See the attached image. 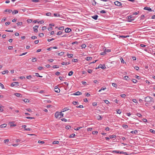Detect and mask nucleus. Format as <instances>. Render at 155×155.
Segmentation results:
<instances>
[{
  "instance_id": "obj_1",
  "label": "nucleus",
  "mask_w": 155,
  "mask_h": 155,
  "mask_svg": "<svg viewBox=\"0 0 155 155\" xmlns=\"http://www.w3.org/2000/svg\"><path fill=\"white\" fill-rule=\"evenodd\" d=\"M145 101L146 102L151 103L153 102V98L147 96L145 97Z\"/></svg>"
},
{
  "instance_id": "obj_2",
  "label": "nucleus",
  "mask_w": 155,
  "mask_h": 155,
  "mask_svg": "<svg viewBox=\"0 0 155 155\" xmlns=\"http://www.w3.org/2000/svg\"><path fill=\"white\" fill-rule=\"evenodd\" d=\"M55 116L56 118H60L61 116L60 112H56L55 114Z\"/></svg>"
},
{
  "instance_id": "obj_3",
  "label": "nucleus",
  "mask_w": 155,
  "mask_h": 155,
  "mask_svg": "<svg viewBox=\"0 0 155 155\" xmlns=\"http://www.w3.org/2000/svg\"><path fill=\"white\" fill-rule=\"evenodd\" d=\"M19 83L18 82H14L11 84V86L12 87H13L14 86H19Z\"/></svg>"
},
{
  "instance_id": "obj_4",
  "label": "nucleus",
  "mask_w": 155,
  "mask_h": 155,
  "mask_svg": "<svg viewBox=\"0 0 155 155\" xmlns=\"http://www.w3.org/2000/svg\"><path fill=\"white\" fill-rule=\"evenodd\" d=\"M39 26L38 25H35L33 27V29H34V31L35 32H38V28Z\"/></svg>"
},
{
  "instance_id": "obj_5",
  "label": "nucleus",
  "mask_w": 155,
  "mask_h": 155,
  "mask_svg": "<svg viewBox=\"0 0 155 155\" xmlns=\"http://www.w3.org/2000/svg\"><path fill=\"white\" fill-rule=\"evenodd\" d=\"M81 94L82 93L81 92L79 91H77L73 94H72L74 95H81Z\"/></svg>"
},
{
  "instance_id": "obj_6",
  "label": "nucleus",
  "mask_w": 155,
  "mask_h": 155,
  "mask_svg": "<svg viewBox=\"0 0 155 155\" xmlns=\"http://www.w3.org/2000/svg\"><path fill=\"white\" fill-rule=\"evenodd\" d=\"M132 18V16L130 15V16H128V22H131L132 21H134V19H131Z\"/></svg>"
},
{
  "instance_id": "obj_7",
  "label": "nucleus",
  "mask_w": 155,
  "mask_h": 155,
  "mask_svg": "<svg viewBox=\"0 0 155 155\" xmlns=\"http://www.w3.org/2000/svg\"><path fill=\"white\" fill-rule=\"evenodd\" d=\"M138 133V131L137 130H132L130 132V133L132 134H137Z\"/></svg>"
},
{
  "instance_id": "obj_8",
  "label": "nucleus",
  "mask_w": 155,
  "mask_h": 155,
  "mask_svg": "<svg viewBox=\"0 0 155 155\" xmlns=\"http://www.w3.org/2000/svg\"><path fill=\"white\" fill-rule=\"evenodd\" d=\"M71 31V29L69 28H67L65 29V32L66 33H69Z\"/></svg>"
},
{
  "instance_id": "obj_9",
  "label": "nucleus",
  "mask_w": 155,
  "mask_h": 155,
  "mask_svg": "<svg viewBox=\"0 0 155 155\" xmlns=\"http://www.w3.org/2000/svg\"><path fill=\"white\" fill-rule=\"evenodd\" d=\"M123 154L124 155H127V154L126 152H124L123 151H117V154Z\"/></svg>"
},
{
  "instance_id": "obj_10",
  "label": "nucleus",
  "mask_w": 155,
  "mask_h": 155,
  "mask_svg": "<svg viewBox=\"0 0 155 155\" xmlns=\"http://www.w3.org/2000/svg\"><path fill=\"white\" fill-rule=\"evenodd\" d=\"M70 64V63L69 62H63L61 63V64L63 65H68Z\"/></svg>"
},
{
  "instance_id": "obj_11",
  "label": "nucleus",
  "mask_w": 155,
  "mask_h": 155,
  "mask_svg": "<svg viewBox=\"0 0 155 155\" xmlns=\"http://www.w3.org/2000/svg\"><path fill=\"white\" fill-rule=\"evenodd\" d=\"M117 36H119V38H125L127 37H129L128 35H117Z\"/></svg>"
},
{
  "instance_id": "obj_12",
  "label": "nucleus",
  "mask_w": 155,
  "mask_h": 155,
  "mask_svg": "<svg viewBox=\"0 0 155 155\" xmlns=\"http://www.w3.org/2000/svg\"><path fill=\"white\" fill-rule=\"evenodd\" d=\"M9 124L11 127H15L16 125V124H14V122H10Z\"/></svg>"
},
{
  "instance_id": "obj_13",
  "label": "nucleus",
  "mask_w": 155,
  "mask_h": 155,
  "mask_svg": "<svg viewBox=\"0 0 155 155\" xmlns=\"http://www.w3.org/2000/svg\"><path fill=\"white\" fill-rule=\"evenodd\" d=\"M143 9L144 10H148V11H152V10L151 9V8H150L149 7H144Z\"/></svg>"
},
{
  "instance_id": "obj_14",
  "label": "nucleus",
  "mask_w": 155,
  "mask_h": 155,
  "mask_svg": "<svg viewBox=\"0 0 155 155\" xmlns=\"http://www.w3.org/2000/svg\"><path fill=\"white\" fill-rule=\"evenodd\" d=\"M54 91L55 92L57 93H59L60 92V89L58 87H55L54 88Z\"/></svg>"
},
{
  "instance_id": "obj_15",
  "label": "nucleus",
  "mask_w": 155,
  "mask_h": 155,
  "mask_svg": "<svg viewBox=\"0 0 155 155\" xmlns=\"http://www.w3.org/2000/svg\"><path fill=\"white\" fill-rule=\"evenodd\" d=\"M124 80L127 81H129L130 80V78L127 76H125L124 77Z\"/></svg>"
},
{
  "instance_id": "obj_16",
  "label": "nucleus",
  "mask_w": 155,
  "mask_h": 155,
  "mask_svg": "<svg viewBox=\"0 0 155 155\" xmlns=\"http://www.w3.org/2000/svg\"><path fill=\"white\" fill-rule=\"evenodd\" d=\"M98 16L97 15H95L92 16V18L95 20H97V19Z\"/></svg>"
},
{
  "instance_id": "obj_17",
  "label": "nucleus",
  "mask_w": 155,
  "mask_h": 155,
  "mask_svg": "<svg viewBox=\"0 0 155 155\" xmlns=\"http://www.w3.org/2000/svg\"><path fill=\"white\" fill-rule=\"evenodd\" d=\"M15 95L17 97H21V95L18 93H16L15 94Z\"/></svg>"
},
{
  "instance_id": "obj_18",
  "label": "nucleus",
  "mask_w": 155,
  "mask_h": 155,
  "mask_svg": "<svg viewBox=\"0 0 155 155\" xmlns=\"http://www.w3.org/2000/svg\"><path fill=\"white\" fill-rule=\"evenodd\" d=\"M96 118H97V119L99 120H100L102 119L100 115H98L97 116Z\"/></svg>"
},
{
  "instance_id": "obj_19",
  "label": "nucleus",
  "mask_w": 155,
  "mask_h": 155,
  "mask_svg": "<svg viewBox=\"0 0 155 155\" xmlns=\"http://www.w3.org/2000/svg\"><path fill=\"white\" fill-rule=\"evenodd\" d=\"M119 59L121 61V62L122 63L124 64L125 63V62H124V60L121 57H120Z\"/></svg>"
},
{
  "instance_id": "obj_20",
  "label": "nucleus",
  "mask_w": 155,
  "mask_h": 155,
  "mask_svg": "<svg viewBox=\"0 0 155 155\" xmlns=\"http://www.w3.org/2000/svg\"><path fill=\"white\" fill-rule=\"evenodd\" d=\"M122 5V3L120 2L117 1V6H120Z\"/></svg>"
},
{
  "instance_id": "obj_21",
  "label": "nucleus",
  "mask_w": 155,
  "mask_h": 155,
  "mask_svg": "<svg viewBox=\"0 0 155 155\" xmlns=\"http://www.w3.org/2000/svg\"><path fill=\"white\" fill-rule=\"evenodd\" d=\"M105 68V67L104 65H103L102 64H100L98 66V68H101V69H104Z\"/></svg>"
},
{
  "instance_id": "obj_22",
  "label": "nucleus",
  "mask_w": 155,
  "mask_h": 155,
  "mask_svg": "<svg viewBox=\"0 0 155 155\" xmlns=\"http://www.w3.org/2000/svg\"><path fill=\"white\" fill-rule=\"evenodd\" d=\"M8 70H6L3 71L2 72V74H5L6 73H8Z\"/></svg>"
},
{
  "instance_id": "obj_23",
  "label": "nucleus",
  "mask_w": 155,
  "mask_h": 155,
  "mask_svg": "<svg viewBox=\"0 0 155 155\" xmlns=\"http://www.w3.org/2000/svg\"><path fill=\"white\" fill-rule=\"evenodd\" d=\"M7 126V124H3L1 125L0 126L1 128H3Z\"/></svg>"
},
{
  "instance_id": "obj_24",
  "label": "nucleus",
  "mask_w": 155,
  "mask_h": 155,
  "mask_svg": "<svg viewBox=\"0 0 155 155\" xmlns=\"http://www.w3.org/2000/svg\"><path fill=\"white\" fill-rule=\"evenodd\" d=\"M106 87H102L101 89L99 90L98 92H100L102 90H104L105 89H106Z\"/></svg>"
},
{
  "instance_id": "obj_25",
  "label": "nucleus",
  "mask_w": 155,
  "mask_h": 155,
  "mask_svg": "<svg viewBox=\"0 0 155 155\" xmlns=\"http://www.w3.org/2000/svg\"><path fill=\"white\" fill-rule=\"evenodd\" d=\"M18 11L17 10H15L13 11L12 12V13L13 14H15L18 13Z\"/></svg>"
},
{
  "instance_id": "obj_26",
  "label": "nucleus",
  "mask_w": 155,
  "mask_h": 155,
  "mask_svg": "<svg viewBox=\"0 0 155 155\" xmlns=\"http://www.w3.org/2000/svg\"><path fill=\"white\" fill-rule=\"evenodd\" d=\"M73 74V72L72 71H70L68 74V75L69 76H71Z\"/></svg>"
},
{
  "instance_id": "obj_27",
  "label": "nucleus",
  "mask_w": 155,
  "mask_h": 155,
  "mask_svg": "<svg viewBox=\"0 0 155 155\" xmlns=\"http://www.w3.org/2000/svg\"><path fill=\"white\" fill-rule=\"evenodd\" d=\"M23 100V101L25 103L29 102V100L27 99H24Z\"/></svg>"
},
{
  "instance_id": "obj_28",
  "label": "nucleus",
  "mask_w": 155,
  "mask_h": 155,
  "mask_svg": "<svg viewBox=\"0 0 155 155\" xmlns=\"http://www.w3.org/2000/svg\"><path fill=\"white\" fill-rule=\"evenodd\" d=\"M54 16H55V17H60V14H58L55 13L54 14Z\"/></svg>"
},
{
  "instance_id": "obj_29",
  "label": "nucleus",
  "mask_w": 155,
  "mask_h": 155,
  "mask_svg": "<svg viewBox=\"0 0 155 155\" xmlns=\"http://www.w3.org/2000/svg\"><path fill=\"white\" fill-rule=\"evenodd\" d=\"M67 55L69 58H72L73 56V55L72 54H68Z\"/></svg>"
},
{
  "instance_id": "obj_30",
  "label": "nucleus",
  "mask_w": 155,
  "mask_h": 155,
  "mask_svg": "<svg viewBox=\"0 0 155 155\" xmlns=\"http://www.w3.org/2000/svg\"><path fill=\"white\" fill-rule=\"evenodd\" d=\"M126 96V94H124L120 95V96L122 98H125Z\"/></svg>"
},
{
  "instance_id": "obj_31",
  "label": "nucleus",
  "mask_w": 155,
  "mask_h": 155,
  "mask_svg": "<svg viewBox=\"0 0 155 155\" xmlns=\"http://www.w3.org/2000/svg\"><path fill=\"white\" fill-rule=\"evenodd\" d=\"M4 12H8L9 13H10L12 12V10L10 9H9V10L6 9L4 11Z\"/></svg>"
},
{
  "instance_id": "obj_32",
  "label": "nucleus",
  "mask_w": 155,
  "mask_h": 155,
  "mask_svg": "<svg viewBox=\"0 0 155 155\" xmlns=\"http://www.w3.org/2000/svg\"><path fill=\"white\" fill-rule=\"evenodd\" d=\"M122 127L125 129L127 128L128 127V126L126 124H123L122 125Z\"/></svg>"
},
{
  "instance_id": "obj_33",
  "label": "nucleus",
  "mask_w": 155,
  "mask_h": 155,
  "mask_svg": "<svg viewBox=\"0 0 155 155\" xmlns=\"http://www.w3.org/2000/svg\"><path fill=\"white\" fill-rule=\"evenodd\" d=\"M75 136V134H72L69 136V137L71 138H73Z\"/></svg>"
},
{
  "instance_id": "obj_34",
  "label": "nucleus",
  "mask_w": 155,
  "mask_h": 155,
  "mask_svg": "<svg viewBox=\"0 0 155 155\" xmlns=\"http://www.w3.org/2000/svg\"><path fill=\"white\" fill-rule=\"evenodd\" d=\"M17 25L18 26H20L22 25V22H18L17 23Z\"/></svg>"
},
{
  "instance_id": "obj_35",
  "label": "nucleus",
  "mask_w": 155,
  "mask_h": 155,
  "mask_svg": "<svg viewBox=\"0 0 155 155\" xmlns=\"http://www.w3.org/2000/svg\"><path fill=\"white\" fill-rule=\"evenodd\" d=\"M39 36L41 37H42L44 36V34L43 33H41L39 34Z\"/></svg>"
},
{
  "instance_id": "obj_36",
  "label": "nucleus",
  "mask_w": 155,
  "mask_h": 155,
  "mask_svg": "<svg viewBox=\"0 0 155 155\" xmlns=\"http://www.w3.org/2000/svg\"><path fill=\"white\" fill-rule=\"evenodd\" d=\"M51 14L50 12H48L46 13V15L47 16H51Z\"/></svg>"
},
{
  "instance_id": "obj_37",
  "label": "nucleus",
  "mask_w": 155,
  "mask_h": 155,
  "mask_svg": "<svg viewBox=\"0 0 155 155\" xmlns=\"http://www.w3.org/2000/svg\"><path fill=\"white\" fill-rule=\"evenodd\" d=\"M58 29L59 30H64V27L63 26L59 28Z\"/></svg>"
},
{
  "instance_id": "obj_38",
  "label": "nucleus",
  "mask_w": 155,
  "mask_h": 155,
  "mask_svg": "<svg viewBox=\"0 0 155 155\" xmlns=\"http://www.w3.org/2000/svg\"><path fill=\"white\" fill-rule=\"evenodd\" d=\"M86 59L87 61H89V60H91L92 59V58L91 57H87V58H86Z\"/></svg>"
},
{
  "instance_id": "obj_39",
  "label": "nucleus",
  "mask_w": 155,
  "mask_h": 155,
  "mask_svg": "<svg viewBox=\"0 0 155 155\" xmlns=\"http://www.w3.org/2000/svg\"><path fill=\"white\" fill-rule=\"evenodd\" d=\"M100 12L101 13H104V14H105V13H106V12L105 11V10H101L100 11Z\"/></svg>"
},
{
  "instance_id": "obj_40",
  "label": "nucleus",
  "mask_w": 155,
  "mask_h": 155,
  "mask_svg": "<svg viewBox=\"0 0 155 155\" xmlns=\"http://www.w3.org/2000/svg\"><path fill=\"white\" fill-rule=\"evenodd\" d=\"M35 74L36 76L37 77H42V76H41L40 75H39V74L38 73H35Z\"/></svg>"
},
{
  "instance_id": "obj_41",
  "label": "nucleus",
  "mask_w": 155,
  "mask_h": 155,
  "mask_svg": "<svg viewBox=\"0 0 155 155\" xmlns=\"http://www.w3.org/2000/svg\"><path fill=\"white\" fill-rule=\"evenodd\" d=\"M6 19V18H4L3 19H2L1 20L2 22H4Z\"/></svg>"
},
{
  "instance_id": "obj_42",
  "label": "nucleus",
  "mask_w": 155,
  "mask_h": 155,
  "mask_svg": "<svg viewBox=\"0 0 155 155\" xmlns=\"http://www.w3.org/2000/svg\"><path fill=\"white\" fill-rule=\"evenodd\" d=\"M87 72L91 74L92 72V70L91 69H88L87 70Z\"/></svg>"
},
{
  "instance_id": "obj_43",
  "label": "nucleus",
  "mask_w": 155,
  "mask_h": 155,
  "mask_svg": "<svg viewBox=\"0 0 155 155\" xmlns=\"http://www.w3.org/2000/svg\"><path fill=\"white\" fill-rule=\"evenodd\" d=\"M86 47V45L85 44H83L81 45L82 48H84Z\"/></svg>"
},
{
  "instance_id": "obj_44",
  "label": "nucleus",
  "mask_w": 155,
  "mask_h": 155,
  "mask_svg": "<svg viewBox=\"0 0 155 155\" xmlns=\"http://www.w3.org/2000/svg\"><path fill=\"white\" fill-rule=\"evenodd\" d=\"M58 143H59V141H54L53 142V144H58Z\"/></svg>"
},
{
  "instance_id": "obj_45",
  "label": "nucleus",
  "mask_w": 155,
  "mask_h": 155,
  "mask_svg": "<svg viewBox=\"0 0 155 155\" xmlns=\"http://www.w3.org/2000/svg\"><path fill=\"white\" fill-rule=\"evenodd\" d=\"M104 51L106 53L107 52H108L110 51V50L109 49H105Z\"/></svg>"
},
{
  "instance_id": "obj_46",
  "label": "nucleus",
  "mask_w": 155,
  "mask_h": 155,
  "mask_svg": "<svg viewBox=\"0 0 155 155\" xmlns=\"http://www.w3.org/2000/svg\"><path fill=\"white\" fill-rule=\"evenodd\" d=\"M52 67L54 68H59V67L56 65L53 66Z\"/></svg>"
},
{
  "instance_id": "obj_47",
  "label": "nucleus",
  "mask_w": 155,
  "mask_h": 155,
  "mask_svg": "<svg viewBox=\"0 0 155 155\" xmlns=\"http://www.w3.org/2000/svg\"><path fill=\"white\" fill-rule=\"evenodd\" d=\"M132 81L133 82V83H136L137 82V81L136 79H133L132 80Z\"/></svg>"
},
{
  "instance_id": "obj_48",
  "label": "nucleus",
  "mask_w": 155,
  "mask_h": 155,
  "mask_svg": "<svg viewBox=\"0 0 155 155\" xmlns=\"http://www.w3.org/2000/svg\"><path fill=\"white\" fill-rule=\"evenodd\" d=\"M62 34V32L61 31H58L57 32V35H60Z\"/></svg>"
},
{
  "instance_id": "obj_49",
  "label": "nucleus",
  "mask_w": 155,
  "mask_h": 155,
  "mask_svg": "<svg viewBox=\"0 0 155 155\" xmlns=\"http://www.w3.org/2000/svg\"><path fill=\"white\" fill-rule=\"evenodd\" d=\"M0 86L3 89L4 88V85L1 83H0Z\"/></svg>"
},
{
  "instance_id": "obj_50",
  "label": "nucleus",
  "mask_w": 155,
  "mask_h": 155,
  "mask_svg": "<svg viewBox=\"0 0 155 155\" xmlns=\"http://www.w3.org/2000/svg\"><path fill=\"white\" fill-rule=\"evenodd\" d=\"M31 1L34 2H39V0H32Z\"/></svg>"
},
{
  "instance_id": "obj_51",
  "label": "nucleus",
  "mask_w": 155,
  "mask_h": 155,
  "mask_svg": "<svg viewBox=\"0 0 155 155\" xmlns=\"http://www.w3.org/2000/svg\"><path fill=\"white\" fill-rule=\"evenodd\" d=\"M31 38L32 39L34 40L37 38V37L36 36H33L31 37Z\"/></svg>"
},
{
  "instance_id": "obj_52",
  "label": "nucleus",
  "mask_w": 155,
  "mask_h": 155,
  "mask_svg": "<svg viewBox=\"0 0 155 155\" xmlns=\"http://www.w3.org/2000/svg\"><path fill=\"white\" fill-rule=\"evenodd\" d=\"M71 128V127L70 126H67L65 127V128L67 130Z\"/></svg>"
},
{
  "instance_id": "obj_53",
  "label": "nucleus",
  "mask_w": 155,
  "mask_h": 155,
  "mask_svg": "<svg viewBox=\"0 0 155 155\" xmlns=\"http://www.w3.org/2000/svg\"><path fill=\"white\" fill-rule=\"evenodd\" d=\"M121 112L120 110H117V114H120L121 113Z\"/></svg>"
},
{
  "instance_id": "obj_54",
  "label": "nucleus",
  "mask_w": 155,
  "mask_h": 155,
  "mask_svg": "<svg viewBox=\"0 0 155 155\" xmlns=\"http://www.w3.org/2000/svg\"><path fill=\"white\" fill-rule=\"evenodd\" d=\"M106 54V53L104 51V52H101V55H104Z\"/></svg>"
},
{
  "instance_id": "obj_55",
  "label": "nucleus",
  "mask_w": 155,
  "mask_h": 155,
  "mask_svg": "<svg viewBox=\"0 0 155 155\" xmlns=\"http://www.w3.org/2000/svg\"><path fill=\"white\" fill-rule=\"evenodd\" d=\"M54 38H52L51 39H48L47 40L48 41L50 42L52 40H54Z\"/></svg>"
},
{
  "instance_id": "obj_56",
  "label": "nucleus",
  "mask_w": 155,
  "mask_h": 155,
  "mask_svg": "<svg viewBox=\"0 0 155 155\" xmlns=\"http://www.w3.org/2000/svg\"><path fill=\"white\" fill-rule=\"evenodd\" d=\"M32 77L30 75H28V76H26V78L28 79H29L30 78H31Z\"/></svg>"
},
{
  "instance_id": "obj_57",
  "label": "nucleus",
  "mask_w": 155,
  "mask_h": 155,
  "mask_svg": "<svg viewBox=\"0 0 155 155\" xmlns=\"http://www.w3.org/2000/svg\"><path fill=\"white\" fill-rule=\"evenodd\" d=\"M38 143H41L42 144H43L45 142L43 141H41L40 140H39L38 142Z\"/></svg>"
},
{
  "instance_id": "obj_58",
  "label": "nucleus",
  "mask_w": 155,
  "mask_h": 155,
  "mask_svg": "<svg viewBox=\"0 0 155 155\" xmlns=\"http://www.w3.org/2000/svg\"><path fill=\"white\" fill-rule=\"evenodd\" d=\"M60 74V73L59 72L57 71L56 72L55 74L57 76L59 75Z\"/></svg>"
},
{
  "instance_id": "obj_59",
  "label": "nucleus",
  "mask_w": 155,
  "mask_h": 155,
  "mask_svg": "<svg viewBox=\"0 0 155 155\" xmlns=\"http://www.w3.org/2000/svg\"><path fill=\"white\" fill-rule=\"evenodd\" d=\"M32 61L33 62H36L37 61V59L36 58H34L32 59Z\"/></svg>"
},
{
  "instance_id": "obj_60",
  "label": "nucleus",
  "mask_w": 155,
  "mask_h": 155,
  "mask_svg": "<svg viewBox=\"0 0 155 155\" xmlns=\"http://www.w3.org/2000/svg\"><path fill=\"white\" fill-rule=\"evenodd\" d=\"M10 24V22H5V25H6L7 26V25H9V24Z\"/></svg>"
},
{
  "instance_id": "obj_61",
  "label": "nucleus",
  "mask_w": 155,
  "mask_h": 155,
  "mask_svg": "<svg viewBox=\"0 0 155 155\" xmlns=\"http://www.w3.org/2000/svg\"><path fill=\"white\" fill-rule=\"evenodd\" d=\"M150 132L153 133H155V131L153 129H150Z\"/></svg>"
},
{
  "instance_id": "obj_62",
  "label": "nucleus",
  "mask_w": 155,
  "mask_h": 155,
  "mask_svg": "<svg viewBox=\"0 0 155 155\" xmlns=\"http://www.w3.org/2000/svg\"><path fill=\"white\" fill-rule=\"evenodd\" d=\"M104 101L105 103H106V104H108L109 103V101L107 100H104Z\"/></svg>"
},
{
  "instance_id": "obj_63",
  "label": "nucleus",
  "mask_w": 155,
  "mask_h": 155,
  "mask_svg": "<svg viewBox=\"0 0 155 155\" xmlns=\"http://www.w3.org/2000/svg\"><path fill=\"white\" fill-rule=\"evenodd\" d=\"M46 29V26H43L42 27V30L43 31H44V30H45V29Z\"/></svg>"
},
{
  "instance_id": "obj_64",
  "label": "nucleus",
  "mask_w": 155,
  "mask_h": 155,
  "mask_svg": "<svg viewBox=\"0 0 155 155\" xmlns=\"http://www.w3.org/2000/svg\"><path fill=\"white\" fill-rule=\"evenodd\" d=\"M92 105L94 106H96L97 103L96 102H93L92 103Z\"/></svg>"
}]
</instances>
